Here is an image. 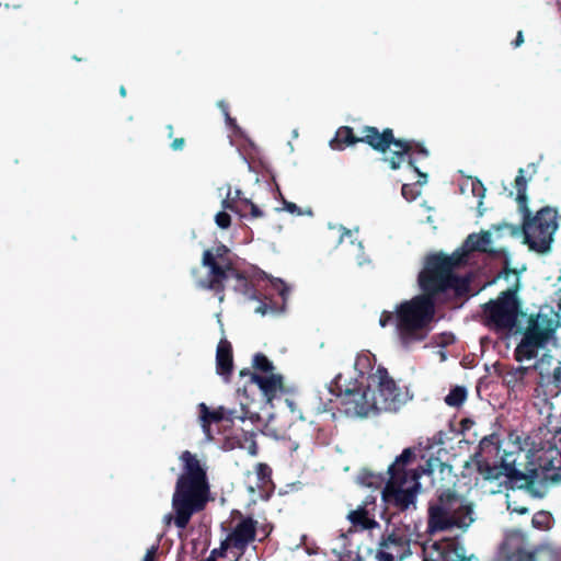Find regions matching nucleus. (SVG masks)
<instances>
[{
    "instance_id": "34",
    "label": "nucleus",
    "mask_w": 561,
    "mask_h": 561,
    "mask_svg": "<svg viewBox=\"0 0 561 561\" xmlns=\"http://www.w3.org/2000/svg\"><path fill=\"white\" fill-rule=\"evenodd\" d=\"M241 204L242 205H250L249 214L251 215V217L260 218V217L263 216L262 210L255 204H253L251 201L242 199Z\"/></svg>"
},
{
    "instance_id": "5",
    "label": "nucleus",
    "mask_w": 561,
    "mask_h": 561,
    "mask_svg": "<svg viewBox=\"0 0 561 561\" xmlns=\"http://www.w3.org/2000/svg\"><path fill=\"white\" fill-rule=\"evenodd\" d=\"M503 257L501 271L493 274V285L505 283L496 299H493V330H513L518 317L523 314L518 298L520 276L517 270L511 266V255L506 245L493 248V260Z\"/></svg>"
},
{
    "instance_id": "21",
    "label": "nucleus",
    "mask_w": 561,
    "mask_h": 561,
    "mask_svg": "<svg viewBox=\"0 0 561 561\" xmlns=\"http://www.w3.org/2000/svg\"><path fill=\"white\" fill-rule=\"evenodd\" d=\"M245 199L241 196L240 190L232 191L228 187L226 197L221 202V206L224 209H230L238 214L240 217H245L249 213L250 205H242L241 201Z\"/></svg>"
},
{
    "instance_id": "30",
    "label": "nucleus",
    "mask_w": 561,
    "mask_h": 561,
    "mask_svg": "<svg viewBox=\"0 0 561 561\" xmlns=\"http://www.w3.org/2000/svg\"><path fill=\"white\" fill-rule=\"evenodd\" d=\"M550 385H554L558 389H561V360H556L550 376Z\"/></svg>"
},
{
    "instance_id": "10",
    "label": "nucleus",
    "mask_w": 561,
    "mask_h": 561,
    "mask_svg": "<svg viewBox=\"0 0 561 561\" xmlns=\"http://www.w3.org/2000/svg\"><path fill=\"white\" fill-rule=\"evenodd\" d=\"M412 451L405 449L389 468L391 474L382 496L386 503L393 504L400 508H408L413 505L415 497L420 492L419 478L416 470H405L404 467L410 462Z\"/></svg>"
},
{
    "instance_id": "7",
    "label": "nucleus",
    "mask_w": 561,
    "mask_h": 561,
    "mask_svg": "<svg viewBox=\"0 0 561 561\" xmlns=\"http://www.w3.org/2000/svg\"><path fill=\"white\" fill-rule=\"evenodd\" d=\"M491 248V238L489 232L470 234L462 247L450 256L435 254L427 259L426 265L421 277L422 286L431 289L426 282L428 274L437 272L451 287L455 295H463L468 291V282L463 278H456L451 275V268L461 264L465 259L473 252H489Z\"/></svg>"
},
{
    "instance_id": "2",
    "label": "nucleus",
    "mask_w": 561,
    "mask_h": 561,
    "mask_svg": "<svg viewBox=\"0 0 561 561\" xmlns=\"http://www.w3.org/2000/svg\"><path fill=\"white\" fill-rule=\"evenodd\" d=\"M423 271L420 274L422 277ZM420 285H422L421 278ZM431 289H425L423 295L416 296L411 300L402 302L393 316L391 312H382L379 319L380 327H386L391 320L394 321L397 331L403 343L409 344L425 337L428 324L434 316L432 296L446 290H453V287L437 273H431L426 277Z\"/></svg>"
},
{
    "instance_id": "43",
    "label": "nucleus",
    "mask_w": 561,
    "mask_h": 561,
    "mask_svg": "<svg viewBox=\"0 0 561 561\" xmlns=\"http://www.w3.org/2000/svg\"><path fill=\"white\" fill-rule=\"evenodd\" d=\"M286 403H287L288 408L290 409V411L295 412V410H296L295 403L291 400H286Z\"/></svg>"
},
{
    "instance_id": "48",
    "label": "nucleus",
    "mask_w": 561,
    "mask_h": 561,
    "mask_svg": "<svg viewBox=\"0 0 561 561\" xmlns=\"http://www.w3.org/2000/svg\"><path fill=\"white\" fill-rule=\"evenodd\" d=\"M119 91H121V94H122L123 96H125V94H126V90H125V88H124V87H122Z\"/></svg>"
},
{
    "instance_id": "25",
    "label": "nucleus",
    "mask_w": 561,
    "mask_h": 561,
    "mask_svg": "<svg viewBox=\"0 0 561 561\" xmlns=\"http://www.w3.org/2000/svg\"><path fill=\"white\" fill-rule=\"evenodd\" d=\"M348 519L352 524L359 526L363 529H370L377 526V523L371 519L363 508L351 512L348 514Z\"/></svg>"
},
{
    "instance_id": "28",
    "label": "nucleus",
    "mask_w": 561,
    "mask_h": 561,
    "mask_svg": "<svg viewBox=\"0 0 561 561\" xmlns=\"http://www.w3.org/2000/svg\"><path fill=\"white\" fill-rule=\"evenodd\" d=\"M428 467L431 468V473H436V471H438V473L442 474L444 478L453 479L450 467L445 466L444 463H440L437 460H435L434 462L430 461Z\"/></svg>"
},
{
    "instance_id": "17",
    "label": "nucleus",
    "mask_w": 561,
    "mask_h": 561,
    "mask_svg": "<svg viewBox=\"0 0 561 561\" xmlns=\"http://www.w3.org/2000/svg\"><path fill=\"white\" fill-rule=\"evenodd\" d=\"M459 188L460 193L466 198L467 205L471 208H476L478 216H482L486 211V208H482V199L486 192L482 183L474 178L467 176L460 180Z\"/></svg>"
},
{
    "instance_id": "41",
    "label": "nucleus",
    "mask_w": 561,
    "mask_h": 561,
    "mask_svg": "<svg viewBox=\"0 0 561 561\" xmlns=\"http://www.w3.org/2000/svg\"><path fill=\"white\" fill-rule=\"evenodd\" d=\"M545 479H546V480H547V479H550V480H551V482H557V481L559 480V474H558V473H556V472H554V473H552L551 476H547V474H546Z\"/></svg>"
},
{
    "instance_id": "9",
    "label": "nucleus",
    "mask_w": 561,
    "mask_h": 561,
    "mask_svg": "<svg viewBox=\"0 0 561 561\" xmlns=\"http://www.w3.org/2000/svg\"><path fill=\"white\" fill-rule=\"evenodd\" d=\"M359 141L367 142L374 149L382 152L385 161L389 162L392 169H398L400 164L396 157L403 159V154L413 149L412 146L394 140L390 129L380 134L375 127L363 128L358 137L354 136L350 127H341L337 129L335 137L330 141V147L333 150H342L344 146H352Z\"/></svg>"
},
{
    "instance_id": "11",
    "label": "nucleus",
    "mask_w": 561,
    "mask_h": 561,
    "mask_svg": "<svg viewBox=\"0 0 561 561\" xmlns=\"http://www.w3.org/2000/svg\"><path fill=\"white\" fill-rule=\"evenodd\" d=\"M253 368L254 373H249L250 388H259L267 403L287 391L283 376L275 373L274 366L264 355L257 354L254 356ZM240 375L243 377L248 373L242 370Z\"/></svg>"
},
{
    "instance_id": "14",
    "label": "nucleus",
    "mask_w": 561,
    "mask_h": 561,
    "mask_svg": "<svg viewBox=\"0 0 561 561\" xmlns=\"http://www.w3.org/2000/svg\"><path fill=\"white\" fill-rule=\"evenodd\" d=\"M411 538L403 529H396L381 543L378 561H401L410 553Z\"/></svg>"
},
{
    "instance_id": "37",
    "label": "nucleus",
    "mask_w": 561,
    "mask_h": 561,
    "mask_svg": "<svg viewBox=\"0 0 561 561\" xmlns=\"http://www.w3.org/2000/svg\"><path fill=\"white\" fill-rule=\"evenodd\" d=\"M256 313L261 314V316H265V314H268V313H274L277 311L276 308H274L273 306H268L266 304H263V302H260V305L255 308L254 310Z\"/></svg>"
},
{
    "instance_id": "22",
    "label": "nucleus",
    "mask_w": 561,
    "mask_h": 561,
    "mask_svg": "<svg viewBox=\"0 0 561 561\" xmlns=\"http://www.w3.org/2000/svg\"><path fill=\"white\" fill-rule=\"evenodd\" d=\"M540 347H543V345L524 334L520 343L515 348V358L518 362L533 359L537 356Z\"/></svg>"
},
{
    "instance_id": "35",
    "label": "nucleus",
    "mask_w": 561,
    "mask_h": 561,
    "mask_svg": "<svg viewBox=\"0 0 561 561\" xmlns=\"http://www.w3.org/2000/svg\"><path fill=\"white\" fill-rule=\"evenodd\" d=\"M330 229L336 230L340 242H344L345 238L351 239L353 236V232L351 230H345L343 227L331 226Z\"/></svg>"
},
{
    "instance_id": "40",
    "label": "nucleus",
    "mask_w": 561,
    "mask_h": 561,
    "mask_svg": "<svg viewBox=\"0 0 561 561\" xmlns=\"http://www.w3.org/2000/svg\"><path fill=\"white\" fill-rule=\"evenodd\" d=\"M184 146V140L181 138V139H175L173 142H172V148L174 150H180L182 149Z\"/></svg>"
},
{
    "instance_id": "1",
    "label": "nucleus",
    "mask_w": 561,
    "mask_h": 561,
    "mask_svg": "<svg viewBox=\"0 0 561 561\" xmlns=\"http://www.w3.org/2000/svg\"><path fill=\"white\" fill-rule=\"evenodd\" d=\"M336 387L345 412L356 416L394 412L412 399L409 389L399 386L382 367L375 369L366 380L347 382L339 376Z\"/></svg>"
},
{
    "instance_id": "15",
    "label": "nucleus",
    "mask_w": 561,
    "mask_h": 561,
    "mask_svg": "<svg viewBox=\"0 0 561 561\" xmlns=\"http://www.w3.org/2000/svg\"><path fill=\"white\" fill-rule=\"evenodd\" d=\"M557 328V316L538 312L530 314L524 334L545 346L553 336Z\"/></svg>"
},
{
    "instance_id": "44",
    "label": "nucleus",
    "mask_w": 561,
    "mask_h": 561,
    "mask_svg": "<svg viewBox=\"0 0 561 561\" xmlns=\"http://www.w3.org/2000/svg\"><path fill=\"white\" fill-rule=\"evenodd\" d=\"M219 106L222 108V112L225 113L226 117H227V121H231V118L228 116V113L226 111V106L224 105V103H219Z\"/></svg>"
},
{
    "instance_id": "6",
    "label": "nucleus",
    "mask_w": 561,
    "mask_h": 561,
    "mask_svg": "<svg viewBox=\"0 0 561 561\" xmlns=\"http://www.w3.org/2000/svg\"><path fill=\"white\" fill-rule=\"evenodd\" d=\"M474 522L472 503L453 489L438 490V496L428 506L427 530H466Z\"/></svg>"
},
{
    "instance_id": "13",
    "label": "nucleus",
    "mask_w": 561,
    "mask_h": 561,
    "mask_svg": "<svg viewBox=\"0 0 561 561\" xmlns=\"http://www.w3.org/2000/svg\"><path fill=\"white\" fill-rule=\"evenodd\" d=\"M227 253L228 249L225 245L218 247L215 253L210 250L204 252L203 265L209 270L211 279L208 282L198 280L201 287L214 288L216 284L221 283L228 277L230 264L224 260Z\"/></svg>"
},
{
    "instance_id": "38",
    "label": "nucleus",
    "mask_w": 561,
    "mask_h": 561,
    "mask_svg": "<svg viewBox=\"0 0 561 561\" xmlns=\"http://www.w3.org/2000/svg\"><path fill=\"white\" fill-rule=\"evenodd\" d=\"M157 552V547H151L147 550V553L142 561H153Z\"/></svg>"
},
{
    "instance_id": "33",
    "label": "nucleus",
    "mask_w": 561,
    "mask_h": 561,
    "mask_svg": "<svg viewBox=\"0 0 561 561\" xmlns=\"http://www.w3.org/2000/svg\"><path fill=\"white\" fill-rule=\"evenodd\" d=\"M256 474L260 481L265 484L270 480L271 469L263 463L256 466Z\"/></svg>"
},
{
    "instance_id": "20",
    "label": "nucleus",
    "mask_w": 561,
    "mask_h": 561,
    "mask_svg": "<svg viewBox=\"0 0 561 561\" xmlns=\"http://www.w3.org/2000/svg\"><path fill=\"white\" fill-rule=\"evenodd\" d=\"M523 238L522 224L502 221L493 224V239L499 241H515Z\"/></svg>"
},
{
    "instance_id": "36",
    "label": "nucleus",
    "mask_w": 561,
    "mask_h": 561,
    "mask_svg": "<svg viewBox=\"0 0 561 561\" xmlns=\"http://www.w3.org/2000/svg\"><path fill=\"white\" fill-rule=\"evenodd\" d=\"M271 286L279 291V295L285 299L286 293H287V286L280 280L273 278L270 280Z\"/></svg>"
},
{
    "instance_id": "4",
    "label": "nucleus",
    "mask_w": 561,
    "mask_h": 561,
    "mask_svg": "<svg viewBox=\"0 0 561 561\" xmlns=\"http://www.w3.org/2000/svg\"><path fill=\"white\" fill-rule=\"evenodd\" d=\"M515 188L517 207L523 217V242L535 252H549L553 234L558 229L557 210L546 206L533 215L528 207L527 180L523 169L518 170Z\"/></svg>"
},
{
    "instance_id": "39",
    "label": "nucleus",
    "mask_w": 561,
    "mask_h": 561,
    "mask_svg": "<svg viewBox=\"0 0 561 561\" xmlns=\"http://www.w3.org/2000/svg\"><path fill=\"white\" fill-rule=\"evenodd\" d=\"M524 43V35L522 31L517 32L516 38L513 42L514 47H518Z\"/></svg>"
},
{
    "instance_id": "31",
    "label": "nucleus",
    "mask_w": 561,
    "mask_h": 561,
    "mask_svg": "<svg viewBox=\"0 0 561 561\" xmlns=\"http://www.w3.org/2000/svg\"><path fill=\"white\" fill-rule=\"evenodd\" d=\"M216 225L221 229H227L230 226L231 217L225 210L219 211L215 216Z\"/></svg>"
},
{
    "instance_id": "19",
    "label": "nucleus",
    "mask_w": 561,
    "mask_h": 561,
    "mask_svg": "<svg viewBox=\"0 0 561 561\" xmlns=\"http://www.w3.org/2000/svg\"><path fill=\"white\" fill-rule=\"evenodd\" d=\"M216 363L217 373L227 379L232 370L231 345L227 340H220L217 346Z\"/></svg>"
},
{
    "instance_id": "27",
    "label": "nucleus",
    "mask_w": 561,
    "mask_h": 561,
    "mask_svg": "<svg viewBox=\"0 0 561 561\" xmlns=\"http://www.w3.org/2000/svg\"><path fill=\"white\" fill-rule=\"evenodd\" d=\"M467 399V389L461 386H455L450 389L449 393L445 398V402L449 407L457 408L465 402Z\"/></svg>"
},
{
    "instance_id": "46",
    "label": "nucleus",
    "mask_w": 561,
    "mask_h": 561,
    "mask_svg": "<svg viewBox=\"0 0 561 561\" xmlns=\"http://www.w3.org/2000/svg\"><path fill=\"white\" fill-rule=\"evenodd\" d=\"M483 387H484V382L481 381L479 385H478V392L481 393L482 390H483Z\"/></svg>"
},
{
    "instance_id": "18",
    "label": "nucleus",
    "mask_w": 561,
    "mask_h": 561,
    "mask_svg": "<svg viewBox=\"0 0 561 561\" xmlns=\"http://www.w3.org/2000/svg\"><path fill=\"white\" fill-rule=\"evenodd\" d=\"M199 410V421L203 427V431L208 439L211 438V426L214 424L219 423L224 419L227 417V412L224 408H215L210 409L205 403H201L198 405Z\"/></svg>"
},
{
    "instance_id": "47",
    "label": "nucleus",
    "mask_w": 561,
    "mask_h": 561,
    "mask_svg": "<svg viewBox=\"0 0 561 561\" xmlns=\"http://www.w3.org/2000/svg\"><path fill=\"white\" fill-rule=\"evenodd\" d=\"M517 512H518L519 514H525V513H527V508H526V507H523V508H519Z\"/></svg>"
},
{
    "instance_id": "12",
    "label": "nucleus",
    "mask_w": 561,
    "mask_h": 561,
    "mask_svg": "<svg viewBox=\"0 0 561 561\" xmlns=\"http://www.w3.org/2000/svg\"><path fill=\"white\" fill-rule=\"evenodd\" d=\"M403 144L412 146L413 149L409 150L408 153L403 154V159L396 157V160L400 163L398 168H400L404 162H408L409 171L411 173V179H416L415 184L404 183L402 185V195L408 201L415 199L421 194V186H423L427 182V175L420 172V170L414 167V156L420 154L423 157L427 156V150L421 146L420 144L404 141Z\"/></svg>"
},
{
    "instance_id": "29",
    "label": "nucleus",
    "mask_w": 561,
    "mask_h": 561,
    "mask_svg": "<svg viewBox=\"0 0 561 561\" xmlns=\"http://www.w3.org/2000/svg\"><path fill=\"white\" fill-rule=\"evenodd\" d=\"M283 205H284L283 210L290 213L293 215H297V216H311L312 215V210L310 208L302 210L296 204H294L291 202L285 201L283 203Z\"/></svg>"
},
{
    "instance_id": "3",
    "label": "nucleus",
    "mask_w": 561,
    "mask_h": 561,
    "mask_svg": "<svg viewBox=\"0 0 561 561\" xmlns=\"http://www.w3.org/2000/svg\"><path fill=\"white\" fill-rule=\"evenodd\" d=\"M183 471L178 479L172 496V514H165L163 522L170 525L172 520L176 527L183 529L192 515L204 507L207 502L208 485L204 465L190 451L180 456Z\"/></svg>"
},
{
    "instance_id": "24",
    "label": "nucleus",
    "mask_w": 561,
    "mask_h": 561,
    "mask_svg": "<svg viewBox=\"0 0 561 561\" xmlns=\"http://www.w3.org/2000/svg\"><path fill=\"white\" fill-rule=\"evenodd\" d=\"M500 553L505 557L504 561H535V554L523 548L508 550V542H504L500 548Z\"/></svg>"
},
{
    "instance_id": "8",
    "label": "nucleus",
    "mask_w": 561,
    "mask_h": 561,
    "mask_svg": "<svg viewBox=\"0 0 561 561\" xmlns=\"http://www.w3.org/2000/svg\"><path fill=\"white\" fill-rule=\"evenodd\" d=\"M493 449L495 456L500 457V465H493V480H499L505 477L512 489L527 488L533 490L536 478L538 477L537 469L529 470L525 473L517 467V460L523 455V448L519 437L508 432L506 438H500V435L493 432Z\"/></svg>"
},
{
    "instance_id": "42",
    "label": "nucleus",
    "mask_w": 561,
    "mask_h": 561,
    "mask_svg": "<svg viewBox=\"0 0 561 561\" xmlns=\"http://www.w3.org/2000/svg\"><path fill=\"white\" fill-rule=\"evenodd\" d=\"M351 245L354 248L355 252L356 253H359L362 251V243H354L352 240H351Z\"/></svg>"
},
{
    "instance_id": "23",
    "label": "nucleus",
    "mask_w": 561,
    "mask_h": 561,
    "mask_svg": "<svg viewBox=\"0 0 561 561\" xmlns=\"http://www.w3.org/2000/svg\"><path fill=\"white\" fill-rule=\"evenodd\" d=\"M375 356L369 352H362L355 359V369L359 373L357 380H366V377L374 373Z\"/></svg>"
},
{
    "instance_id": "26",
    "label": "nucleus",
    "mask_w": 561,
    "mask_h": 561,
    "mask_svg": "<svg viewBox=\"0 0 561 561\" xmlns=\"http://www.w3.org/2000/svg\"><path fill=\"white\" fill-rule=\"evenodd\" d=\"M556 360L557 359H554L552 356L545 355L535 365V369L538 371L542 382L546 385H550L551 369Z\"/></svg>"
},
{
    "instance_id": "32",
    "label": "nucleus",
    "mask_w": 561,
    "mask_h": 561,
    "mask_svg": "<svg viewBox=\"0 0 561 561\" xmlns=\"http://www.w3.org/2000/svg\"><path fill=\"white\" fill-rule=\"evenodd\" d=\"M549 518H550L549 513H547V512H538L533 517V524L537 528H545V527H547Z\"/></svg>"
},
{
    "instance_id": "16",
    "label": "nucleus",
    "mask_w": 561,
    "mask_h": 561,
    "mask_svg": "<svg viewBox=\"0 0 561 561\" xmlns=\"http://www.w3.org/2000/svg\"><path fill=\"white\" fill-rule=\"evenodd\" d=\"M255 525L252 519L241 520L221 543V550L236 549L241 552L254 539Z\"/></svg>"
},
{
    "instance_id": "45",
    "label": "nucleus",
    "mask_w": 561,
    "mask_h": 561,
    "mask_svg": "<svg viewBox=\"0 0 561 561\" xmlns=\"http://www.w3.org/2000/svg\"><path fill=\"white\" fill-rule=\"evenodd\" d=\"M216 554H217V551H216V550H214V551L211 552V556H210L208 559H206L205 561H215V556H216Z\"/></svg>"
}]
</instances>
